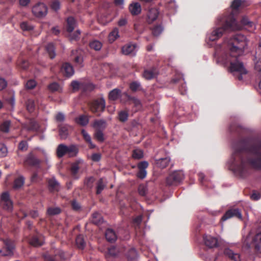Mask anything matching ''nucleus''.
<instances>
[{
	"label": "nucleus",
	"mask_w": 261,
	"mask_h": 261,
	"mask_svg": "<svg viewBox=\"0 0 261 261\" xmlns=\"http://www.w3.org/2000/svg\"><path fill=\"white\" fill-rule=\"evenodd\" d=\"M225 44V50L222 55L219 61L223 64H229V70L231 72H239V80H242V74L247 73L243 63L238 59V57L243 54L248 45L247 39L242 34H236L228 39Z\"/></svg>",
	"instance_id": "obj_1"
},
{
	"label": "nucleus",
	"mask_w": 261,
	"mask_h": 261,
	"mask_svg": "<svg viewBox=\"0 0 261 261\" xmlns=\"http://www.w3.org/2000/svg\"><path fill=\"white\" fill-rule=\"evenodd\" d=\"M228 166L230 170L241 177H245L249 174L247 163L238 152L232 154Z\"/></svg>",
	"instance_id": "obj_2"
},
{
	"label": "nucleus",
	"mask_w": 261,
	"mask_h": 261,
	"mask_svg": "<svg viewBox=\"0 0 261 261\" xmlns=\"http://www.w3.org/2000/svg\"><path fill=\"white\" fill-rule=\"evenodd\" d=\"M221 24L223 25V27L215 29L207 35V37L210 40L215 41L218 39L226 30H237L242 28V26L238 24L236 20L231 15L225 20L224 24L220 22V25Z\"/></svg>",
	"instance_id": "obj_3"
},
{
	"label": "nucleus",
	"mask_w": 261,
	"mask_h": 261,
	"mask_svg": "<svg viewBox=\"0 0 261 261\" xmlns=\"http://www.w3.org/2000/svg\"><path fill=\"white\" fill-rule=\"evenodd\" d=\"M248 161L250 166L254 169L261 168V146L260 143L252 144L248 151Z\"/></svg>",
	"instance_id": "obj_4"
},
{
	"label": "nucleus",
	"mask_w": 261,
	"mask_h": 261,
	"mask_svg": "<svg viewBox=\"0 0 261 261\" xmlns=\"http://www.w3.org/2000/svg\"><path fill=\"white\" fill-rule=\"evenodd\" d=\"M5 246L0 250V254L2 256H11L13 254L14 249V245L13 242L9 239H6L3 240Z\"/></svg>",
	"instance_id": "obj_5"
},
{
	"label": "nucleus",
	"mask_w": 261,
	"mask_h": 261,
	"mask_svg": "<svg viewBox=\"0 0 261 261\" xmlns=\"http://www.w3.org/2000/svg\"><path fill=\"white\" fill-rule=\"evenodd\" d=\"M184 178V174L181 171H175L170 174L166 179L168 185H172L181 181Z\"/></svg>",
	"instance_id": "obj_6"
},
{
	"label": "nucleus",
	"mask_w": 261,
	"mask_h": 261,
	"mask_svg": "<svg viewBox=\"0 0 261 261\" xmlns=\"http://www.w3.org/2000/svg\"><path fill=\"white\" fill-rule=\"evenodd\" d=\"M32 13L37 17H44L47 13V7L43 3H38L32 8Z\"/></svg>",
	"instance_id": "obj_7"
},
{
	"label": "nucleus",
	"mask_w": 261,
	"mask_h": 261,
	"mask_svg": "<svg viewBox=\"0 0 261 261\" xmlns=\"http://www.w3.org/2000/svg\"><path fill=\"white\" fill-rule=\"evenodd\" d=\"M105 108V101L102 98L94 100L90 106L91 111L95 113L103 111Z\"/></svg>",
	"instance_id": "obj_8"
},
{
	"label": "nucleus",
	"mask_w": 261,
	"mask_h": 261,
	"mask_svg": "<svg viewBox=\"0 0 261 261\" xmlns=\"http://www.w3.org/2000/svg\"><path fill=\"white\" fill-rule=\"evenodd\" d=\"M0 200L4 205V208L8 211H11L13 209V203L10 198V195L8 192H5L2 193Z\"/></svg>",
	"instance_id": "obj_9"
},
{
	"label": "nucleus",
	"mask_w": 261,
	"mask_h": 261,
	"mask_svg": "<svg viewBox=\"0 0 261 261\" xmlns=\"http://www.w3.org/2000/svg\"><path fill=\"white\" fill-rule=\"evenodd\" d=\"M86 167V165L83 160L78 159L72 163L71 167V171L72 175L76 177V174L81 170L84 169Z\"/></svg>",
	"instance_id": "obj_10"
},
{
	"label": "nucleus",
	"mask_w": 261,
	"mask_h": 261,
	"mask_svg": "<svg viewBox=\"0 0 261 261\" xmlns=\"http://www.w3.org/2000/svg\"><path fill=\"white\" fill-rule=\"evenodd\" d=\"M236 217L240 219H242V215L238 209H231L227 211L224 216L222 217V220L226 221L232 217Z\"/></svg>",
	"instance_id": "obj_11"
},
{
	"label": "nucleus",
	"mask_w": 261,
	"mask_h": 261,
	"mask_svg": "<svg viewBox=\"0 0 261 261\" xmlns=\"http://www.w3.org/2000/svg\"><path fill=\"white\" fill-rule=\"evenodd\" d=\"M148 166L147 162L143 161L138 164L139 171L137 173V176L139 178L143 179L146 176L147 172L146 169Z\"/></svg>",
	"instance_id": "obj_12"
},
{
	"label": "nucleus",
	"mask_w": 261,
	"mask_h": 261,
	"mask_svg": "<svg viewBox=\"0 0 261 261\" xmlns=\"http://www.w3.org/2000/svg\"><path fill=\"white\" fill-rule=\"evenodd\" d=\"M137 46L135 44H127L122 47V52L125 55H134L136 52Z\"/></svg>",
	"instance_id": "obj_13"
},
{
	"label": "nucleus",
	"mask_w": 261,
	"mask_h": 261,
	"mask_svg": "<svg viewBox=\"0 0 261 261\" xmlns=\"http://www.w3.org/2000/svg\"><path fill=\"white\" fill-rule=\"evenodd\" d=\"M128 9L132 15H138L141 12V6L139 3L133 2L129 4Z\"/></svg>",
	"instance_id": "obj_14"
},
{
	"label": "nucleus",
	"mask_w": 261,
	"mask_h": 261,
	"mask_svg": "<svg viewBox=\"0 0 261 261\" xmlns=\"http://www.w3.org/2000/svg\"><path fill=\"white\" fill-rule=\"evenodd\" d=\"M203 240L206 246L210 248L216 247L218 246V240L216 238L211 236H204Z\"/></svg>",
	"instance_id": "obj_15"
},
{
	"label": "nucleus",
	"mask_w": 261,
	"mask_h": 261,
	"mask_svg": "<svg viewBox=\"0 0 261 261\" xmlns=\"http://www.w3.org/2000/svg\"><path fill=\"white\" fill-rule=\"evenodd\" d=\"M61 71L67 77L72 76L74 73L73 67L69 63H66L62 66Z\"/></svg>",
	"instance_id": "obj_16"
},
{
	"label": "nucleus",
	"mask_w": 261,
	"mask_h": 261,
	"mask_svg": "<svg viewBox=\"0 0 261 261\" xmlns=\"http://www.w3.org/2000/svg\"><path fill=\"white\" fill-rule=\"evenodd\" d=\"M159 11L155 8L150 9L147 14V21L148 23H152L158 16Z\"/></svg>",
	"instance_id": "obj_17"
},
{
	"label": "nucleus",
	"mask_w": 261,
	"mask_h": 261,
	"mask_svg": "<svg viewBox=\"0 0 261 261\" xmlns=\"http://www.w3.org/2000/svg\"><path fill=\"white\" fill-rule=\"evenodd\" d=\"M25 163L29 165L35 166L40 163V161L32 153H30L27 157L25 160Z\"/></svg>",
	"instance_id": "obj_18"
},
{
	"label": "nucleus",
	"mask_w": 261,
	"mask_h": 261,
	"mask_svg": "<svg viewBox=\"0 0 261 261\" xmlns=\"http://www.w3.org/2000/svg\"><path fill=\"white\" fill-rule=\"evenodd\" d=\"M43 243L44 240L41 235L33 237L30 241V244L35 247L41 246Z\"/></svg>",
	"instance_id": "obj_19"
},
{
	"label": "nucleus",
	"mask_w": 261,
	"mask_h": 261,
	"mask_svg": "<svg viewBox=\"0 0 261 261\" xmlns=\"http://www.w3.org/2000/svg\"><path fill=\"white\" fill-rule=\"evenodd\" d=\"M224 253L233 261H241L240 255L229 249H225Z\"/></svg>",
	"instance_id": "obj_20"
},
{
	"label": "nucleus",
	"mask_w": 261,
	"mask_h": 261,
	"mask_svg": "<svg viewBox=\"0 0 261 261\" xmlns=\"http://www.w3.org/2000/svg\"><path fill=\"white\" fill-rule=\"evenodd\" d=\"M67 30L69 33H72L76 23L74 18L73 17H69L67 19Z\"/></svg>",
	"instance_id": "obj_21"
},
{
	"label": "nucleus",
	"mask_w": 261,
	"mask_h": 261,
	"mask_svg": "<svg viewBox=\"0 0 261 261\" xmlns=\"http://www.w3.org/2000/svg\"><path fill=\"white\" fill-rule=\"evenodd\" d=\"M158 71L154 69L152 70H145L143 74V76L146 80H151L158 74Z\"/></svg>",
	"instance_id": "obj_22"
},
{
	"label": "nucleus",
	"mask_w": 261,
	"mask_h": 261,
	"mask_svg": "<svg viewBox=\"0 0 261 261\" xmlns=\"http://www.w3.org/2000/svg\"><path fill=\"white\" fill-rule=\"evenodd\" d=\"M105 236L108 241L110 242H114L117 239V235L112 229H108L106 230Z\"/></svg>",
	"instance_id": "obj_23"
},
{
	"label": "nucleus",
	"mask_w": 261,
	"mask_h": 261,
	"mask_svg": "<svg viewBox=\"0 0 261 261\" xmlns=\"http://www.w3.org/2000/svg\"><path fill=\"white\" fill-rule=\"evenodd\" d=\"M93 126L97 130L104 129L107 126L106 121L103 120H96L94 121Z\"/></svg>",
	"instance_id": "obj_24"
},
{
	"label": "nucleus",
	"mask_w": 261,
	"mask_h": 261,
	"mask_svg": "<svg viewBox=\"0 0 261 261\" xmlns=\"http://www.w3.org/2000/svg\"><path fill=\"white\" fill-rule=\"evenodd\" d=\"M67 146L63 144H60L57 149V154L59 158H61L65 154H67Z\"/></svg>",
	"instance_id": "obj_25"
},
{
	"label": "nucleus",
	"mask_w": 261,
	"mask_h": 261,
	"mask_svg": "<svg viewBox=\"0 0 261 261\" xmlns=\"http://www.w3.org/2000/svg\"><path fill=\"white\" fill-rule=\"evenodd\" d=\"M79 152L77 147L75 145H70L67 146V154L69 157L75 156Z\"/></svg>",
	"instance_id": "obj_26"
},
{
	"label": "nucleus",
	"mask_w": 261,
	"mask_h": 261,
	"mask_svg": "<svg viewBox=\"0 0 261 261\" xmlns=\"http://www.w3.org/2000/svg\"><path fill=\"white\" fill-rule=\"evenodd\" d=\"M170 159L169 158L160 159L156 161L158 166L161 168H166L169 164Z\"/></svg>",
	"instance_id": "obj_27"
},
{
	"label": "nucleus",
	"mask_w": 261,
	"mask_h": 261,
	"mask_svg": "<svg viewBox=\"0 0 261 261\" xmlns=\"http://www.w3.org/2000/svg\"><path fill=\"white\" fill-rule=\"evenodd\" d=\"M261 242V233L258 232L254 237L252 240V244L257 250H260V244Z\"/></svg>",
	"instance_id": "obj_28"
},
{
	"label": "nucleus",
	"mask_w": 261,
	"mask_h": 261,
	"mask_svg": "<svg viewBox=\"0 0 261 261\" xmlns=\"http://www.w3.org/2000/svg\"><path fill=\"white\" fill-rule=\"evenodd\" d=\"M119 37V36L118 29L117 28H115L109 34V41L110 42L112 43Z\"/></svg>",
	"instance_id": "obj_29"
},
{
	"label": "nucleus",
	"mask_w": 261,
	"mask_h": 261,
	"mask_svg": "<svg viewBox=\"0 0 261 261\" xmlns=\"http://www.w3.org/2000/svg\"><path fill=\"white\" fill-rule=\"evenodd\" d=\"M24 178L23 176H19L16 178L14 183L13 188L18 189L21 188L24 184Z\"/></svg>",
	"instance_id": "obj_30"
},
{
	"label": "nucleus",
	"mask_w": 261,
	"mask_h": 261,
	"mask_svg": "<svg viewBox=\"0 0 261 261\" xmlns=\"http://www.w3.org/2000/svg\"><path fill=\"white\" fill-rule=\"evenodd\" d=\"M120 91L118 89H115L112 90L109 93V98L112 100L117 99L120 96Z\"/></svg>",
	"instance_id": "obj_31"
},
{
	"label": "nucleus",
	"mask_w": 261,
	"mask_h": 261,
	"mask_svg": "<svg viewBox=\"0 0 261 261\" xmlns=\"http://www.w3.org/2000/svg\"><path fill=\"white\" fill-rule=\"evenodd\" d=\"M106 186L105 182L102 178H100L97 183L96 193L100 194Z\"/></svg>",
	"instance_id": "obj_32"
},
{
	"label": "nucleus",
	"mask_w": 261,
	"mask_h": 261,
	"mask_svg": "<svg viewBox=\"0 0 261 261\" xmlns=\"http://www.w3.org/2000/svg\"><path fill=\"white\" fill-rule=\"evenodd\" d=\"M92 221L93 223L98 225L103 221V219L99 213H94L92 215Z\"/></svg>",
	"instance_id": "obj_33"
},
{
	"label": "nucleus",
	"mask_w": 261,
	"mask_h": 261,
	"mask_svg": "<svg viewBox=\"0 0 261 261\" xmlns=\"http://www.w3.org/2000/svg\"><path fill=\"white\" fill-rule=\"evenodd\" d=\"M70 127L68 126H63L60 129V136L62 139H66L68 135V129Z\"/></svg>",
	"instance_id": "obj_34"
},
{
	"label": "nucleus",
	"mask_w": 261,
	"mask_h": 261,
	"mask_svg": "<svg viewBox=\"0 0 261 261\" xmlns=\"http://www.w3.org/2000/svg\"><path fill=\"white\" fill-rule=\"evenodd\" d=\"M76 244L78 248L83 249L85 246V242L84 237L82 235H79L76 239Z\"/></svg>",
	"instance_id": "obj_35"
},
{
	"label": "nucleus",
	"mask_w": 261,
	"mask_h": 261,
	"mask_svg": "<svg viewBox=\"0 0 261 261\" xmlns=\"http://www.w3.org/2000/svg\"><path fill=\"white\" fill-rule=\"evenodd\" d=\"M90 46L95 50H99L101 48L102 43L98 40H93L90 42Z\"/></svg>",
	"instance_id": "obj_36"
},
{
	"label": "nucleus",
	"mask_w": 261,
	"mask_h": 261,
	"mask_svg": "<svg viewBox=\"0 0 261 261\" xmlns=\"http://www.w3.org/2000/svg\"><path fill=\"white\" fill-rule=\"evenodd\" d=\"M11 122L9 120L5 121L1 125V130L4 133H8Z\"/></svg>",
	"instance_id": "obj_37"
},
{
	"label": "nucleus",
	"mask_w": 261,
	"mask_h": 261,
	"mask_svg": "<svg viewBox=\"0 0 261 261\" xmlns=\"http://www.w3.org/2000/svg\"><path fill=\"white\" fill-rule=\"evenodd\" d=\"M82 134L85 140L89 144L91 148L95 147V145L93 144L91 141L90 136L84 130L82 129Z\"/></svg>",
	"instance_id": "obj_38"
},
{
	"label": "nucleus",
	"mask_w": 261,
	"mask_h": 261,
	"mask_svg": "<svg viewBox=\"0 0 261 261\" xmlns=\"http://www.w3.org/2000/svg\"><path fill=\"white\" fill-rule=\"evenodd\" d=\"M48 186L51 190H58L59 189V183L55 179H51L48 181Z\"/></svg>",
	"instance_id": "obj_39"
},
{
	"label": "nucleus",
	"mask_w": 261,
	"mask_h": 261,
	"mask_svg": "<svg viewBox=\"0 0 261 261\" xmlns=\"http://www.w3.org/2000/svg\"><path fill=\"white\" fill-rule=\"evenodd\" d=\"M46 49L49 54L50 58L51 59L54 58L56 56V54L54 51V46L53 44L51 43L48 44L46 46Z\"/></svg>",
	"instance_id": "obj_40"
},
{
	"label": "nucleus",
	"mask_w": 261,
	"mask_h": 261,
	"mask_svg": "<svg viewBox=\"0 0 261 261\" xmlns=\"http://www.w3.org/2000/svg\"><path fill=\"white\" fill-rule=\"evenodd\" d=\"M128 116V113L126 111H120L119 113V119L122 122H125L127 120Z\"/></svg>",
	"instance_id": "obj_41"
},
{
	"label": "nucleus",
	"mask_w": 261,
	"mask_h": 261,
	"mask_svg": "<svg viewBox=\"0 0 261 261\" xmlns=\"http://www.w3.org/2000/svg\"><path fill=\"white\" fill-rule=\"evenodd\" d=\"M143 156V151L140 149H135L133 153V157L134 159H140Z\"/></svg>",
	"instance_id": "obj_42"
},
{
	"label": "nucleus",
	"mask_w": 261,
	"mask_h": 261,
	"mask_svg": "<svg viewBox=\"0 0 261 261\" xmlns=\"http://www.w3.org/2000/svg\"><path fill=\"white\" fill-rule=\"evenodd\" d=\"M20 28L23 31H30L33 29V27L27 22H23L20 24Z\"/></svg>",
	"instance_id": "obj_43"
},
{
	"label": "nucleus",
	"mask_w": 261,
	"mask_h": 261,
	"mask_svg": "<svg viewBox=\"0 0 261 261\" xmlns=\"http://www.w3.org/2000/svg\"><path fill=\"white\" fill-rule=\"evenodd\" d=\"M35 108L34 101L32 99H29L27 102V108L30 112H32Z\"/></svg>",
	"instance_id": "obj_44"
},
{
	"label": "nucleus",
	"mask_w": 261,
	"mask_h": 261,
	"mask_svg": "<svg viewBox=\"0 0 261 261\" xmlns=\"http://www.w3.org/2000/svg\"><path fill=\"white\" fill-rule=\"evenodd\" d=\"M60 209L58 207H49L47 210V213L49 215H55L60 213Z\"/></svg>",
	"instance_id": "obj_45"
},
{
	"label": "nucleus",
	"mask_w": 261,
	"mask_h": 261,
	"mask_svg": "<svg viewBox=\"0 0 261 261\" xmlns=\"http://www.w3.org/2000/svg\"><path fill=\"white\" fill-rule=\"evenodd\" d=\"M89 122V119L87 116H81L78 120V123L82 125H86Z\"/></svg>",
	"instance_id": "obj_46"
},
{
	"label": "nucleus",
	"mask_w": 261,
	"mask_h": 261,
	"mask_svg": "<svg viewBox=\"0 0 261 261\" xmlns=\"http://www.w3.org/2000/svg\"><path fill=\"white\" fill-rule=\"evenodd\" d=\"M163 28L161 25H157L152 29V34L155 36H159L163 31Z\"/></svg>",
	"instance_id": "obj_47"
},
{
	"label": "nucleus",
	"mask_w": 261,
	"mask_h": 261,
	"mask_svg": "<svg viewBox=\"0 0 261 261\" xmlns=\"http://www.w3.org/2000/svg\"><path fill=\"white\" fill-rule=\"evenodd\" d=\"M127 256L128 258L130 259H134L136 258L137 256L136 250L134 248L130 249Z\"/></svg>",
	"instance_id": "obj_48"
},
{
	"label": "nucleus",
	"mask_w": 261,
	"mask_h": 261,
	"mask_svg": "<svg viewBox=\"0 0 261 261\" xmlns=\"http://www.w3.org/2000/svg\"><path fill=\"white\" fill-rule=\"evenodd\" d=\"M49 90L53 92L57 91L60 89V86L57 83H53L48 86Z\"/></svg>",
	"instance_id": "obj_49"
},
{
	"label": "nucleus",
	"mask_w": 261,
	"mask_h": 261,
	"mask_svg": "<svg viewBox=\"0 0 261 261\" xmlns=\"http://www.w3.org/2000/svg\"><path fill=\"white\" fill-rule=\"evenodd\" d=\"M7 154V148L6 146L0 143V157L5 156Z\"/></svg>",
	"instance_id": "obj_50"
},
{
	"label": "nucleus",
	"mask_w": 261,
	"mask_h": 261,
	"mask_svg": "<svg viewBox=\"0 0 261 261\" xmlns=\"http://www.w3.org/2000/svg\"><path fill=\"white\" fill-rule=\"evenodd\" d=\"M241 23L242 24V25L244 26H248L251 27L252 26V23L250 22L248 18L247 17H243L241 20Z\"/></svg>",
	"instance_id": "obj_51"
},
{
	"label": "nucleus",
	"mask_w": 261,
	"mask_h": 261,
	"mask_svg": "<svg viewBox=\"0 0 261 261\" xmlns=\"http://www.w3.org/2000/svg\"><path fill=\"white\" fill-rule=\"evenodd\" d=\"M36 86V82L33 80H30L27 82L25 84L26 88L28 89H32Z\"/></svg>",
	"instance_id": "obj_52"
},
{
	"label": "nucleus",
	"mask_w": 261,
	"mask_h": 261,
	"mask_svg": "<svg viewBox=\"0 0 261 261\" xmlns=\"http://www.w3.org/2000/svg\"><path fill=\"white\" fill-rule=\"evenodd\" d=\"M95 137L98 141L103 142L104 141L103 134L101 130H97L95 133Z\"/></svg>",
	"instance_id": "obj_53"
},
{
	"label": "nucleus",
	"mask_w": 261,
	"mask_h": 261,
	"mask_svg": "<svg viewBox=\"0 0 261 261\" xmlns=\"http://www.w3.org/2000/svg\"><path fill=\"white\" fill-rule=\"evenodd\" d=\"M242 1L240 0H234L231 4V8L233 9H237L242 5Z\"/></svg>",
	"instance_id": "obj_54"
},
{
	"label": "nucleus",
	"mask_w": 261,
	"mask_h": 261,
	"mask_svg": "<svg viewBox=\"0 0 261 261\" xmlns=\"http://www.w3.org/2000/svg\"><path fill=\"white\" fill-rule=\"evenodd\" d=\"M55 119L57 122H63L65 120V115L63 113L59 112L56 115Z\"/></svg>",
	"instance_id": "obj_55"
},
{
	"label": "nucleus",
	"mask_w": 261,
	"mask_h": 261,
	"mask_svg": "<svg viewBox=\"0 0 261 261\" xmlns=\"http://www.w3.org/2000/svg\"><path fill=\"white\" fill-rule=\"evenodd\" d=\"M118 253V250L115 247H112L108 250V254L112 256H116Z\"/></svg>",
	"instance_id": "obj_56"
},
{
	"label": "nucleus",
	"mask_w": 261,
	"mask_h": 261,
	"mask_svg": "<svg viewBox=\"0 0 261 261\" xmlns=\"http://www.w3.org/2000/svg\"><path fill=\"white\" fill-rule=\"evenodd\" d=\"M138 191L140 195L144 196L146 194L147 188L144 185H140L138 188Z\"/></svg>",
	"instance_id": "obj_57"
},
{
	"label": "nucleus",
	"mask_w": 261,
	"mask_h": 261,
	"mask_svg": "<svg viewBox=\"0 0 261 261\" xmlns=\"http://www.w3.org/2000/svg\"><path fill=\"white\" fill-rule=\"evenodd\" d=\"M131 102L137 108V110H139L141 108V102L139 99L135 98H132L131 99Z\"/></svg>",
	"instance_id": "obj_58"
},
{
	"label": "nucleus",
	"mask_w": 261,
	"mask_h": 261,
	"mask_svg": "<svg viewBox=\"0 0 261 261\" xmlns=\"http://www.w3.org/2000/svg\"><path fill=\"white\" fill-rule=\"evenodd\" d=\"M81 32L80 30H77L75 33L71 34L69 36L71 40H77L79 38Z\"/></svg>",
	"instance_id": "obj_59"
},
{
	"label": "nucleus",
	"mask_w": 261,
	"mask_h": 261,
	"mask_svg": "<svg viewBox=\"0 0 261 261\" xmlns=\"http://www.w3.org/2000/svg\"><path fill=\"white\" fill-rule=\"evenodd\" d=\"M250 198L252 200L256 201L260 199V195L259 193L254 191L251 195Z\"/></svg>",
	"instance_id": "obj_60"
},
{
	"label": "nucleus",
	"mask_w": 261,
	"mask_h": 261,
	"mask_svg": "<svg viewBox=\"0 0 261 261\" xmlns=\"http://www.w3.org/2000/svg\"><path fill=\"white\" fill-rule=\"evenodd\" d=\"M140 86V84L135 82L131 83L129 87L132 90L135 91L139 89Z\"/></svg>",
	"instance_id": "obj_61"
},
{
	"label": "nucleus",
	"mask_w": 261,
	"mask_h": 261,
	"mask_svg": "<svg viewBox=\"0 0 261 261\" xmlns=\"http://www.w3.org/2000/svg\"><path fill=\"white\" fill-rule=\"evenodd\" d=\"M28 143L25 141H21L19 144V149L21 150L24 151L28 149Z\"/></svg>",
	"instance_id": "obj_62"
},
{
	"label": "nucleus",
	"mask_w": 261,
	"mask_h": 261,
	"mask_svg": "<svg viewBox=\"0 0 261 261\" xmlns=\"http://www.w3.org/2000/svg\"><path fill=\"white\" fill-rule=\"evenodd\" d=\"M7 85V83L6 80L0 77V90L4 89Z\"/></svg>",
	"instance_id": "obj_63"
},
{
	"label": "nucleus",
	"mask_w": 261,
	"mask_h": 261,
	"mask_svg": "<svg viewBox=\"0 0 261 261\" xmlns=\"http://www.w3.org/2000/svg\"><path fill=\"white\" fill-rule=\"evenodd\" d=\"M51 8L55 11L58 10L60 8V5L59 1H55L51 4Z\"/></svg>",
	"instance_id": "obj_64"
}]
</instances>
